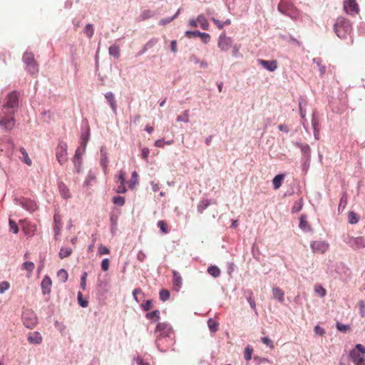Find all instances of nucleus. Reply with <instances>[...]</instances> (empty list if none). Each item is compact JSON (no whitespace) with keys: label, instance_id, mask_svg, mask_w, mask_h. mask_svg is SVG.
Instances as JSON below:
<instances>
[{"label":"nucleus","instance_id":"1","mask_svg":"<svg viewBox=\"0 0 365 365\" xmlns=\"http://www.w3.org/2000/svg\"><path fill=\"white\" fill-rule=\"evenodd\" d=\"M19 93L12 91L6 96V103L0 113V126L11 130L15 125V113L19 106Z\"/></svg>","mask_w":365,"mask_h":365},{"label":"nucleus","instance_id":"2","mask_svg":"<svg viewBox=\"0 0 365 365\" xmlns=\"http://www.w3.org/2000/svg\"><path fill=\"white\" fill-rule=\"evenodd\" d=\"M334 29L340 38L346 37V35L351 30V23L343 17L338 18L334 24Z\"/></svg>","mask_w":365,"mask_h":365},{"label":"nucleus","instance_id":"3","mask_svg":"<svg viewBox=\"0 0 365 365\" xmlns=\"http://www.w3.org/2000/svg\"><path fill=\"white\" fill-rule=\"evenodd\" d=\"M278 11L292 19L296 21L300 16V11L292 4L288 2H279L277 6Z\"/></svg>","mask_w":365,"mask_h":365},{"label":"nucleus","instance_id":"4","mask_svg":"<svg viewBox=\"0 0 365 365\" xmlns=\"http://www.w3.org/2000/svg\"><path fill=\"white\" fill-rule=\"evenodd\" d=\"M155 332L158 333L156 339L157 346L160 351H164L160 348L161 338H170V335L173 334V329L169 324L166 322H159L156 326Z\"/></svg>","mask_w":365,"mask_h":365},{"label":"nucleus","instance_id":"5","mask_svg":"<svg viewBox=\"0 0 365 365\" xmlns=\"http://www.w3.org/2000/svg\"><path fill=\"white\" fill-rule=\"evenodd\" d=\"M349 358L355 365H365V347L358 344L350 351Z\"/></svg>","mask_w":365,"mask_h":365},{"label":"nucleus","instance_id":"6","mask_svg":"<svg viewBox=\"0 0 365 365\" xmlns=\"http://www.w3.org/2000/svg\"><path fill=\"white\" fill-rule=\"evenodd\" d=\"M68 145L66 142L61 141L56 149V158L61 165H64L68 162Z\"/></svg>","mask_w":365,"mask_h":365},{"label":"nucleus","instance_id":"7","mask_svg":"<svg viewBox=\"0 0 365 365\" xmlns=\"http://www.w3.org/2000/svg\"><path fill=\"white\" fill-rule=\"evenodd\" d=\"M23 61L26 65V69L31 74H36L38 71V64L36 63L34 56L31 52H26L23 56Z\"/></svg>","mask_w":365,"mask_h":365},{"label":"nucleus","instance_id":"8","mask_svg":"<svg viewBox=\"0 0 365 365\" xmlns=\"http://www.w3.org/2000/svg\"><path fill=\"white\" fill-rule=\"evenodd\" d=\"M86 138H82L81 145L83 148H78L76 150L75 155L73 158V162L74 163V167L76 170L77 173H80L82 165V155L85 151L86 146Z\"/></svg>","mask_w":365,"mask_h":365},{"label":"nucleus","instance_id":"9","mask_svg":"<svg viewBox=\"0 0 365 365\" xmlns=\"http://www.w3.org/2000/svg\"><path fill=\"white\" fill-rule=\"evenodd\" d=\"M22 321L25 327L33 329L37 324V317L34 311L26 309L22 314Z\"/></svg>","mask_w":365,"mask_h":365},{"label":"nucleus","instance_id":"10","mask_svg":"<svg viewBox=\"0 0 365 365\" xmlns=\"http://www.w3.org/2000/svg\"><path fill=\"white\" fill-rule=\"evenodd\" d=\"M346 242L354 250H358L365 247L364 237H349Z\"/></svg>","mask_w":365,"mask_h":365},{"label":"nucleus","instance_id":"11","mask_svg":"<svg viewBox=\"0 0 365 365\" xmlns=\"http://www.w3.org/2000/svg\"><path fill=\"white\" fill-rule=\"evenodd\" d=\"M344 9L347 14L355 16L359 12V7L356 0H345Z\"/></svg>","mask_w":365,"mask_h":365},{"label":"nucleus","instance_id":"12","mask_svg":"<svg viewBox=\"0 0 365 365\" xmlns=\"http://www.w3.org/2000/svg\"><path fill=\"white\" fill-rule=\"evenodd\" d=\"M329 247V245L322 240H316L311 244V248L314 253L324 254Z\"/></svg>","mask_w":365,"mask_h":365},{"label":"nucleus","instance_id":"13","mask_svg":"<svg viewBox=\"0 0 365 365\" xmlns=\"http://www.w3.org/2000/svg\"><path fill=\"white\" fill-rule=\"evenodd\" d=\"M20 222L22 224V230L26 236L31 237L35 235L37 230L35 225H32L26 220L20 221Z\"/></svg>","mask_w":365,"mask_h":365},{"label":"nucleus","instance_id":"14","mask_svg":"<svg viewBox=\"0 0 365 365\" xmlns=\"http://www.w3.org/2000/svg\"><path fill=\"white\" fill-rule=\"evenodd\" d=\"M232 43V41L230 37L221 35L218 40V47L222 51H227L230 49Z\"/></svg>","mask_w":365,"mask_h":365},{"label":"nucleus","instance_id":"15","mask_svg":"<svg viewBox=\"0 0 365 365\" xmlns=\"http://www.w3.org/2000/svg\"><path fill=\"white\" fill-rule=\"evenodd\" d=\"M258 63L262 66L263 68L269 71H274L277 68V61H266L263 59H259Z\"/></svg>","mask_w":365,"mask_h":365},{"label":"nucleus","instance_id":"16","mask_svg":"<svg viewBox=\"0 0 365 365\" xmlns=\"http://www.w3.org/2000/svg\"><path fill=\"white\" fill-rule=\"evenodd\" d=\"M20 204L24 209L30 212L36 211L38 207L36 203L31 200H22Z\"/></svg>","mask_w":365,"mask_h":365},{"label":"nucleus","instance_id":"17","mask_svg":"<svg viewBox=\"0 0 365 365\" xmlns=\"http://www.w3.org/2000/svg\"><path fill=\"white\" fill-rule=\"evenodd\" d=\"M28 341L32 344H40L42 342V336L38 331H34L29 334Z\"/></svg>","mask_w":365,"mask_h":365},{"label":"nucleus","instance_id":"18","mask_svg":"<svg viewBox=\"0 0 365 365\" xmlns=\"http://www.w3.org/2000/svg\"><path fill=\"white\" fill-rule=\"evenodd\" d=\"M173 289L175 291H179L180 289L181 288L182 284V277L180 275V274L175 270L173 271Z\"/></svg>","mask_w":365,"mask_h":365},{"label":"nucleus","instance_id":"19","mask_svg":"<svg viewBox=\"0 0 365 365\" xmlns=\"http://www.w3.org/2000/svg\"><path fill=\"white\" fill-rule=\"evenodd\" d=\"M51 279L49 277L46 276L41 281V287L43 294H49L51 292Z\"/></svg>","mask_w":365,"mask_h":365},{"label":"nucleus","instance_id":"20","mask_svg":"<svg viewBox=\"0 0 365 365\" xmlns=\"http://www.w3.org/2000/svg\"><path fill=\"white\" fill-rule=\"evenodd\" d=\"M196 20L203 30L209 29V23L203 14L198 15Z\"/></svg>","mask_w":365,"mask_h":365},{"label":"nucleus","instance_id":"21","mask_svg":"<svg viewBox=\"0 0 365 365\" xmlns=\"http://www.w3.org/2000/svg\"><path fill=\"white\" fill-rule=\"evenodd\" d=\"M274 298L277 299L279 302H282L284 299V292L279 287L272 289Z\"/></svg>","mask_w":365,"mask_h":365},{"label":"nucleus","instance_id":"22","mask_svg":"<svg viewBox=\"0 0 365 365\" xmlns=\"http://www.w3.org/2000/svg\"><path fill=\"white\" fill-rule=\"evenodd\" d=\"M58 189L59 192L61 193V195L65 198L68 199L71 197L69 189L68 187L63 182L59 183L58 185Z\"/></svg>","mask_w":365,"mask_h":365},{"label":"nucleus","instance_id":"23","mask_svg":"<svg viewBox=\"0 0 365 365\" xmlns=\"http://www.w3.org/2000/svg\"><path fill=\"white\" fill-rule=\"evenodd\" d=\"M105 98H106V100L109 103V104H110L111 108L113 109V110L114 112H115L116 111V103H115V97H114L113 93H111V92H107L105 94Z\"/></svg>","mask_w":365,"mask_h":365},{"label":"nucleus","instance_id":"24","mask_svg":"<svg viewBox=\"0 0 365 365\" xmlns=\"http://www.w3.org/2000/svg\"><path fill=\"white\" fill-rule=\"evenodd\" d=\"M284 175H283V174L277 175L274 178L272 182H273L274 188L275 190H277L281 187L282 182L284 180Z\"/></svg>","mask_w":365,"mask_h":365},{"label":"nucleus","instance_id":"25","mask_svg":"<svg viewBox=\"0 0 365 365\" xmlns=\"http://www.w3.org/2000/svg\"><path fill=\"white\" fill-rule=\"evenodd\" d=\"M19 150L22 155V156L19 157V158L21 160V161H23L28 165H31L32 164V161L29 158L26 150L24 148H21Z\"/></svg>","mask_w":365,"mask_h":365},{"label":"nucleus","instance_id":"26","mask_svg":"<svg viewBox=\"0 0 365 365\" xmlns=\"http://www.w3.org/2000/svg\"><path fill=\"white\" fill-rule=\"evenodd\" d=\"M72 252L73 250L71 247H62L58 253L59 257L61 259H63L65 257H69Z\"/></svg>","mask_w":365,"mask_h":365},{"label":"nucleus","instance_id":"27","mask_svg":"<svg viewBox=\"0 0 365 365\" xmlns=\"http://www.w3.org/2000/svg\"><path fill=\"white\" fill-rule=\"evenodd\" d=\"M347 200H348V196H347L346 192H344L342 193V195L340 199V202L339 204V208H338L339 211H340L341 209L342 210H344V208L346 207V204H347Z\"/></svg>","mask_w":365,"mask_h":365},{"label":"nucleus","instance_id":"28","mask_svg":"<svg viewBox=\"0 0 365 365\" xmlns=\"http://www.w3.org/2000/svg\"><path fill=\"white\" fill-rule=\"evenodd\" d=\"M109 53L110 55L114 56L116 58H118L120 56V48L117 45H112L109 47Z\"/></svg>","mask_w":365,"mask_h":365},{"label":"nucleus","instance_id":"29","mask_svg":"<svg viewBox=\"0 0 365 365\" xmlns=\"http://www.w3.org/2000/svg\"><path fill=\"white\" fill-rule=\"evenodd\" d=\"M212 21V22L217 26V28L219 29H223V27L225 26V25H230L231 24V20L230 19H227L224 22H222L220 21H219L218 19H216L215 18H212L211 19Z\"/></svg>","mask_w":365,"mask_h":365},{"label":"nucleus","instance_id":"30","mask_svg":"<svg viewBox=\"0 0 365 365\" xmlns=\"http://www.w3.org/2000/svg\"><path fill=\"white\" fill-rule=\"evenodd\" d=\"M154 16V12L150 9H145L140 14V18L141 20H146Z\"/></svg>","mask_w":365,"mask_h":365},{"label":"nucleus","instance_id":"31","mask_svg":"<svg viewBox=\"0 0 365 365\" xmlns=\"http://www.w3.org/2000/svg\"><path fill=\"white\" fill-rule=\"evenodd\" d=\"M34 268L35 264L32 262H25L22 264V269L26 270L29 273V274H31Z\"/></svg>","mask_w":365,"mask_h":365},{"label":"nucleus","instance_id":"32","mask_svg":"<svg viewBox=\"0 0 365 365\" xmlns=\"http://www.w3.org/2000/svg\"><path fill=\"white\" fill-rule=\"evenodd\" d=\"M207 272H208V273L210 275H212V276H213L215 277H217L220 274V270L216 266H210V267H209L208 269H207Z\"/></svg>","mask_w":365,"mask_h":365},{"label":"nucleus","instance_id":"33","mask_svg":"<svg viewBox=\"0 0 365 365\" xmlns=\"http://www.w3.org/2000/svg\"><path fill=\"white\" fill-rule=\"evenodd\" d=\"M207 325L212 332H216L218 329L219 324L212 319H210L207 321Z\"/></svg>","mask_w":365,"mask_h":365},{"label":"nucleus","instance_id":"34","mask_svg":"<svg viewBox=\"0 0 365 365\" xmlns=\"http://www.w3.org/2000/svg\"><path fill=\"white\" fill-rule=\"evenodd\" d=\"M209 205L210 201L208 200H203L200 201L197 206L198 212L202 213Z\"/></svg>","mask_w":365,"mask_h":365},{"label":"nucleus","instance_id":"35","mask_svg":"<svg viewBox=\"0 0 365 365\" xmlns=\"http://www.w3.org/2000/svg\"><path fill=\"white\" fill-rule=\"evenodd\" d=\"M146 318L148 319H154L157 321L160 318V312L158 310H155L151 312H148L145 315Z\"/></svg>","mask_w":365,"mask_h":365},{"label":"nucleus","instance_id":"36","mask_svg":"<svg viewBox=\"0 0 365 365\" xmlns=\"http://www.w3.org/2000/svg\"><path fill=\"white\" fill-rule=\"evenodd\" d=\"M84 34L89 38H91L93 36V35L94 34V30H93L92 24H88L86 26V27L84 29Z\"/></svg>","mask_w":365,"mask_h":365},{"label":"nucleus","instance_id":"37","mask_svg":"<svg viewBox=\"0 0 365 365\" xmlns=\"http://www.w3.org/2000/svg\"><path fill=\"white\" fill-rule=\"evenodd\" d=\"M314 292L322 297H324L327 294L326 289L320 284H316L314 286Z\"/></svg>","mask_w":365,"mask_h":365},{"label":"nucleus","instance_id":"38","mask_svg":"<svg viewBox=\"0 0 365 365\" xmlns=\"http://www.w3.org/2000/svg\"><path fill=\"white\" fill-rule=\"evenodd\" d=\"M125 197L122 196H115L113 197V202L118 206H123L125 204Z\"/></svg>","mask_w":365,"mask_h":365},{"label":"nucleus","instance_id":"39","mask_svg":"<svg viewBox=\"0 0 365 365\" xmlns=\"http://www.w3.org/2000/svg\"><path fill=\"white\" fill-rule=\"evenodd\" d=\"M9 224L10 231L14 234H17L19 232V227H18L17 224L16 223V222L11 219H9Z\"/></svg>","mask_w":365,"mask_h":365},{"label":"nucleus","instance_id":"40","mask_svg":"<svg viewBox=\"0 0 365 365\" xmlns=\"http://www.w3.org/2000/svg\"><path fill=\"white\" fill-rule=\"evenodd\" d=\"M358 217L357 215L354 212H349V222L350 224H356L358 222Z\"/></svg>","mask_w":365,"mask_h":365},{"label":"nucleus","instance_id":"41","mask_svg":"<svg viewBox=\"0 0 365 365\" xmlns=\"http://www.w3.org/2000/svg\"><path fill=\"white\" fill-rule=\"evenodd\" d=\"M158 226L160 227L163 233L168 232V227L167 223L164 220H160L158 222Z\"/></svg>","mask_w":365,"mask_h":365},{"label":"nucleus","instance_id":"42","mask_svg":"<svg viewBox=\"0 0 365 365\" xmlns=\"http://www.w3.org/2000/svg\"><path fill=\"white\" fill-rule=\"evenodd\" d=\"M170 297V292L167 289H162L160 292V299L165 302L166 300H168Z\"/></svg>","mask_w":365,"mask_h":365},{"label":"nucleus","instance_id":"43","mask_svg":"<svg viewBox=\"0 0 365 365\" xmlns=\"http://www.w3.org/2000/svg\"><path fill=\"white\" fill-rule=\"evenodd\" d=\"M10 287V284L7 281H3L0 282V294H3L4 292L8 290Z\"/></svg>","mask_w":365,"mask_h":365},{"label":"nucleus","instance_id":"44","mask_svg":"<svg viewBox=\"0 0 365 365\" xmlns=\"http://www.w3.org/2000/svg\"><path fill=\"white\" fill-rule=\"evenodd\" d=\"M299 227L302 230H307L309 227L308 222L306 220L305 215H302L300 217Z\"/></svg>","mask_w":365,"mask_h":365},{"label":"nucleus","instance_id":"45","mask_svg":"<svg viewBox=\"0 0 365 365\" xmlns=\"http://www.w3.org/2000/svg\"><path fill=\"white\" fill-rule=\"evenodd\" d=\"M58 277L63 281L66 282L68 279V273L67 272L61 269L58 272Z\"/></svg>","mask_w":365,"mask_h":365},{"label":"nucleus","instance_id":"46","mask_svg":"<svg viewBox=\"0 0 365 365\" xmlns=\"http://www.w3.org/2000/svg\"><path fill=\"white\" fill-rule=\"evenodd\" d=\"M336 328L339 331L341 332H346V331L350 329V327L348 324H343L341 323H336Z\"/></svg>","mask_w":365,"mask_h":365},{"label":"nucleus","instance_id":"47","mask_svg":"<svg viewBox=\"0 0 365 365\" xmlns=\"http://www.w3.org/2000/svg\"><path fill=\"white\" fill-rule=\"evenodd\" d=\"M314 62L317 63L319 71L320 72V74L322 76L326 72V67L323 65H322L321 61L318 59L314 58Z\"/></svg>","mask_w":365,"mask_h":365},{"label":"nucleus","instance_id":"48","mask_svg":"<svg viewBox=\"0 0 365 365\" xmlns=\"http://www.w3.org/2000/svg\"><path fill=\"white\" fill-rule=\"evenodd\" d=\"M178 121H183L185 123L189 122L188 110H185L182 115H179L177 118Z\"/></svg>","mask_w":365,"mask_h":365},{"label":"nucleus","instance_id":"49","mask_svg":"<svg viewBox=\"0 0 365 365\" xmlns=\"http://www.w3.org/2000/svg\"><path fill=\"white\" fill-rule=\"evenodd\" d=\"M261 341L263 344H266L269 348L274 349V346L273 341L268 337H262Z\"/></svg>","mask_w":365,"mask_h":365},{"label":"nucleus","instance_id":"50","mask_svg":"<svg viewBox=\"0 0 365 365\" xmlns=\"http://www.w3.org/2000/svg\"><path fill=\"white\" fill-rule=\"evenodd\" d=\"M110 266V261L108 258L103 259L101 262V269L103 271H107Z\"/></svg>","mask_w":365,"mask_h":365},{"label":"nucleus","instance_id":"51","mask_svg":"<svg viewBox=\"0 0 365 365\" xmlns=\"http://www.w3.org/2000/svg\"><path fill=\"white\" fill-rule=\"evenodd\" d=\"M98 252L100 255H108L110 253V250L103 245H100Z\"/></svg>","mask_w":365,"mask_h":365},{"label":"nucleus","instance_id":"52","mask_svg":"<svg viewBox=\"0 0 365 365\" xmlns=\"http://www.w3.org/2000/svg\"><path fill=\"white\" fill-rule=\"evenodd\" d=\"M125 182H120V185H118L116 188V192L118 193H125L126 192V187L125 185Z\"/></svg>","mask_w":365,"mask_h":365},{"label":"nucleus","instance_id":"53","mask_svg":"<svg viewBox=\"0 0 365 365\" xmlns=\"http://www.w3.org/2000/svg\"><path fill=\"white\" fill-rule=\"evenodd\" d=\"M200 31H187L185 32V36L187 38L198 37V36L200 37Z\"/></svg>","mask_w":365,"mask_h":365},{"label":"nucleus","instance_id":"54","mask_svg":"<svg viewBox=\"0 0 365 365\" xmlns=\"http://www.w3.org/2000/svg\"><path fill=\"white\" fill-rule=\"evenodd\" d=\"M178 15V13L174 15L173 17L167 18V19H163L160 21L159 24L162 26H165L169 23H170Z\"/></svg>","mask_w":365,"mask_h":365},{"label":"nucleus","instance_id":"55","mask_svg":"<svg viewBox=\"0 0 365 365\" xmlns=\"http://www.w3.org/2000/svg\"><path fill=\"white\" fill-rule=\"evenodd\" d=\"M302 205H303V202H302V200L300 199L298 202H297L293 208H292V210L293 212H299L301 210L302 207Z\"/></svg>","mask_w":365,"mask_h":365},{"label":"nucleus","instance_id":"56","mask_svg":"<svg viewBox=\"0 0 365 365\" xmlns=\"http://www.w3.org/2000/svg\"><path fill=\"white\" fill-rule=\"evenodd\" d=\"M252 353V349H251L250 347H247L245 350V355H244L245 359L247 361L250 360Z\"/></svg>","mask_w":365,"mask_h":365},{"label":"nucleus","instance_id":"57","mask_svg":"<svg viewBox=\"0 0 365 365\" xmlns=\"http://www.w3.org/2000/svg\"><path fill=\"white\" fill-rule=\"evenodd\" d=\"M200 37L201 38L202 41L205 43H208L210 41V34H208L207 33H202V32H200Z\"/></svg>","mask_w":365,"mask_h":365},{"label":"nucleus","instance_id":"58","mask_svg":"<svg viewBox=\"0 0 365 365\" xmlns=\"http://www.w3.org/2000/svg\"><path fill=\"white\" fill-rule=\"evenodd\" d=\"M137 178H138V173L136 171L133 172L131 175V180H130V187L131 188L133 187V185L137 182Z\"/></svg>","mask_w":365,"mask_h":365},{"label":"nucleus","instance_id":"59","mask_svg":"<svg viewBox=\"0 0 365 365\" xmlns=\"http://www.w3.org/2000/svg\"><path fill=\"white\" fill-rule=\"evenodd\" d=\"M314 331L316 334L319 336H323L325 334L324 329L319 325L314 327Z\"/></svg>","mask_w":365,"mask_h":365},{"label":"nucleus","instance_id":"60","mask_svg":"<svg viewBox=\"0 0 365 365\" xmlns=\"http://www.w3.org/2000/svg\"><path fill=\"white\" fill-rule=\"evenodd\" d=\"M249 297L247 298V301L250 305V307L253 309H255V307H256V304H255V301L252 299V292L251 291H249Z\"/></svg>","mask_w":365,"mask_h":365},{"label":"nucleus","instance_id":"61","mask_svg":"<svg viewBox=\"0 0 365 365\" xmlns=\"http://www.w3.org/2000/svg\"><path fill=\"white\" fill-rule=\"evenodd\" d=\"M78 302H79L80 305L82 307H88V302L83 300L82 294L81 292H78Z\"/></svg>","mask_w":365,"mask_h":365},{"label":"nucleus","instance_id":"62","mask_svg":"<svg viewBox=\"0 0 365 365\" xmlns=\"http://www.w3.org/2000/svg\"><path fill=\"white\" fill-rule=\"evenodd\" d=\"M359 309H360V314L362 317H364L365 316V304H364V302L363 301H359Z\"/></svg>","mask_w":365,"mask_h":365},{"label":"nucleus","instance_id":"63","mask_svg":"<svg viewBox=\"0 0 365 365\" xmlns=\"http://www.w3.org/2000/svg\"><path fill=\"white\" fill-rule=\"evenodd\" d=\"M151 300H147L145 304H142V307L145 311H148L151 309Z\"/></svg>","mask_w":365,"mask_h":365},{"label":"nucleus","instance_id":"64","mask_svg":"<svg viewBox=\"0 0 365 365\" xmlns=\"http://www.w3.org/2000/svg\"><path fill=\"white\" fill-rule=\"evenodd\" d=\"M136 362L138 365H150L149 363L145 362L142 358L138 356L136 359Z\"/></svg>","mask_w":365,"mask_h":365}]
</instances>
